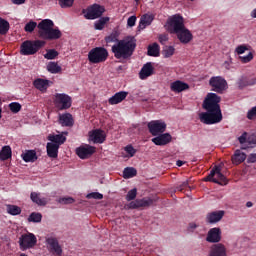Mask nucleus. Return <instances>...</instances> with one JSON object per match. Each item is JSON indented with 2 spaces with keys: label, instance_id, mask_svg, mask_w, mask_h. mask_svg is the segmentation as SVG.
<instances>
[{
  "label": "nucleus",
  "instance_id": "27",
  "mask_svg": "<svg viewBox=\"0 0 256 256\" xmlns=\"http://www.w3.org/2000/svg\"><path fill=\"white\" fill-rule=\"evenodd\" d=\"M30 198L31 202L40 207H44L46 206V204H48V200L46 198L41 197L40 193L31 192Z\"/></svg>",
  "mask_w": 256,
  "mask_h": 256
},
{
  "label": "nucleus",
  "instance_id": "4",
  "mask_svg": "<svg viewBox=\"0 0 256 256\" xmlns=\"http://www.w3.org/2000/svg\"><path fill=\"white\" fill-rule=\"evenodd\" d=\"M55 23L53 20L44 19L40 22V30H38V35L40 38L48 41H55L61 38V31L58 28H53Z\"/></svg>",
  "mask_w": 256,
  "mask_h": 256
},
{
  "label": "nucleus",
  "instance_id": "33",
  "mask_svg": "<svg viewBox=\"0 0 256 256\" xmlns=\"http://www.w3.org/2000/svg\"><path fill=\"white\" fill-rule=\"evenodd\" d=\"M146 55L149 57H159V45L157 43H153L146 48Z\"/></svg>",
  "mask_w": 256,
  "mask_h": 256
},
{
  "label": "nucleus",
  "instance_id": "22",
  "mask_svg": "<svg viewBox=\"0 0 256 256\" xmlns=\"http://www.w3.org/2000/svg\"><path fill=\"white\" fill-rule=\"evenodd\" d=\"M105 139V131L101 129H96L92 131V134H90V140H92L94 144H103L105 142Z\"/></svg>",
  "mask_w": 256,
  "mask_h": 256
},
{
  "label": "nucleus",
  "instance_id": "38",
  "mask_svg": "<svg viewBox=\"0 0 256 256\" xmlns=\"http://www.w3.org/2000/svg\"><path fill=\"white\" fill-rule=\"evenodd\" d=\"M46 70L51 74H59L61 72V67L57 65L56 62H50L46 65Z\"/></svg>",
  "mask_w": 256,
  "mask_h": 256
},
{
  "label": "nucleus",
  "instance_id": "55",
  "mask_svg": "<svg viewBox=\"0 0 256 256\" xmlns=\"http://www.w3.org/2000/svg\"><path fill=\"white\" fill-rule=\"evenodd\" d=\"M157 41L162 45H166V42H168V35L160 34V36H157Z\"/></svg>",
  "mask_w": 256,
  "mask_h": 256
},
{
  "label": "nucleus",
  "instance_id": "6",
  "mask_svg": "<svg viewBox=\"0 0 256 256\" xmlns=\"http://www.w3.org/2000/svg\"><path fill=\"white\" fill-rule=\"evenodd\" d=\"M108 57L109 53L104 47H94L92 48V50H90V52H88V61L90 62V64L97 65L105 63Z\"/></svg>",
  "mask_w": 256,
  "mask_h": 256
},
{
  "label": "nucleus",
  "instance_id": "51",
  "mask_svg": "<svg viewBox=\"0 0 256 256\" xmlns=\"http://www.w3.org/2000/svg\"><path fill=\"white\" fill-rule=\"evenodd\" d=\"M125 152L128 154L127 158H131V157H133L135 155V152H137V151H135L133 146L127 145L125 147Z\"/></svg>",
  "mask_w": 256,
  "mask_h": 256
},
{
  "label": "nucleus",
  "instance_id": "63",
  "mask_svg": "<svg viewBox=\"0 0 256 256\" xmlns=\"http://www.w3.org/2000/svg\"><path fill=\"white\" fill-rule=\"evenodd\" d=\"M246 207H247V208H251V207H253V203H251V202H247Z\"/></svg>",
  "mask_w": 256,
  "mask_h": 256
},
{
  "label": "nucleus",
  "instance_id": "2",
  "mask_svg": "<svg viewBox=\"0 0 256 256\" xmlns=\"http://www.w3.org/2000/svg\"><path fill=\"white\" fill-rule=\"evenodd\" d=\"M167 24L168 32H170V34L177 35V40H179V43L188 44L190 41H192V33L186 28L185 25H183V17H181V15L175 14L170 16Z\"/></svg>",
  "mask_w": 256,
  "mask_h": 256
},
{
  "label": "nucleus",
  "instance_id": "29",
  "mask_svg": "<svg viewBox=\"0 0 256 256\" xmlns=\"http://www.w3.org/2000/svg\"><path fill=\"white\" fill-rule=\"evenodd\" d=\"M153 22V15L152 14H144L140 18V24L138 25L139 30H144L147 26H150Z\"/></svg>",
  "mask_w": 256,
  "mask_h": 256
},
{
  "label": "nucleus",
  "instance_id": "54",
  "mask_svg": "<svg viewBox=\"0 0 256 256\" xmlns=\"http://www.w3.org/2000/svg\"><path fill=\"white\" fill-rule=\"evenodd\" d=\"M188 188V181L181 182L177 187H175V191L181 192L184 189Z\"/></svg>",
  "mask_w": 256,
  "mask_h": 256
},
{
  "label": "nucleus",
  "instance_id": "48",
  "mask_svg": "<svg viewBox=\"0 0 256 256\" xmlns=\"http://www.w3.org/2000/svg\"><path fill=\"white\" fill-rule=\"evenodd\" d=\"M137 195H138V190L133 188L129 190V192H127V196H125V200H127V202H131L135 199V196Z\"/></svg>",
  "mask_w": 256,
  "mask_h": 256
},
{
  "label": "nucleus",
  "instance_id": "64",
  "mask_svg": "<svg viewBox=\"0 0 256 256\" xmlns=\"http://www.w3.org/2000/svg\"><path fill=\"white\" fill-rule=\"evenodd\" d=\"M19 256H29V255L22 253Z\"/></svg>",
  "mask_w": 256,
  "mask_h": 256
},
{
  "label": "nucleus",
  "instance_id": "28",
  "mask_svg": "<svg viewBox=\"0 0 256 256\" xmlns=\"http://www.w3.org/2000/svg\"><path fill=\"white\" fill-rule=\"evenodd\" d=\"M21 157L24 163H35V161H37L35 150H27L26 152L22 153Z\"/></svg>",
  "mask_w": 256,
  "mask_h": 256
},
{
  "label": "nucleus",
  "instance_id": "45",
  "mask_svg": "<svg viewBox=\"0 0 256 256\" xmlns=\"http://www.w3.org/2000/svg\"><path fill=\"white\" fill-rule=\"evenodd\" d=\"M22 109V105L18 102H11L9 103V111L14 114H18L20 110Z\"/></svg>",
  "mask_w": 256,
  "mask_h": 256
},
{
  "label": "nucleus",
  "instance_id": "40",
  "mask_svg": "<svg viewBox=\"0 0 256 256\" xmlns=\"http://www.w3.org/2000/svg\"><path fill=\"white\" fill-rule=\"evenodd\" d=\"M118 36H119L118 31L112 32L111 34L105 36V43H107V44H110V43L118 44V42L122 41V40H118Z\"/></svg>",
  "mask_w": 256,
  "mask_h": 256
},
{
  "label": "nucleus",
  "instance_id": "31",
  "mask_svg": "<svg viewBox=\"0 0 256 256\" xmlns=\"http://www.w3.org/2000/svg\"><path fill=\"white\" fill-rule=\"evenodd\" d=\"M247 159V154L243 153L240 150L234 151V155H232V163L234 165H240V163L245 162Z\"/></svg>",
  "mask_w": 256,
  "mask_h": 256
},
{
  "label": "nucleus",
  "instance_id": "21",
  "mask_svg": "<svg viewBox=\"0 0 256 256\" xmlns=\"http://www.w3.org/2000/svg\"><path fill=\"white\" fill-rule=\"evenodd\" d=\"M208 256H227V248L222 243L214 244L210 247Z\"/></svg>",
  "mask_w": 256,
  "mask_h": 256
},
{
  "label": "nucleus",
  "instance_id": "34",
  "mask_svg": "<svg viewBox=\"0 0 256 256\" xmlns=\"http://www.w3.org/2000/svg\"><path fill=\"white\" fill-rule=\"evenodd\" d=\"M33 87L40 91H46V89L48 88V80L40 78L35 79V81H33Z\"/></svg>",
  "mask_w": 256,
  "mask_h": 256
},
{
  "label": "nucleus",
  "instance_id": "9",
  "mask_svg": "<svg viewBox=\"0 0 256 256\" xmlns=\"http://www.w3.org/2000/svg\"><path fill=\"white\" fill-rule=\"evenodd\" d=\"M103 13H105V7L94 4L88 7V9L83 10V17L85 18V20H96L98 18H101V16H103Z\"/></svg>",
  "mask_w": 256,
  "mask_h": 256
},
{
  "label": "nucleus",
  "instance_id": "50",
  "mask_svg": "<svg viewBox=\"0 0 256 256\" xmlns=\"http://www.w3.org/2000/svg\"><path fill=\"white\" fill-rule=\"evenodd\" d=\"M59 203L64 205H70L72 203H75V199H73L72 197L59 198Z\"/></svg>",
  "mask_w": 256,
  "mask_h": 256
},
{
  "label": "nucleus",
  "instance_id": "42",
  "mask_svg": "<svg viewBox=\"0 0 256 256\" xmlns=\"http://www.w3.org/2000/svg\"><path fill=\"white\" fill-rule=\"evenodd\" d=\"M40 23L29 21L26 25H24V32L32 33L35 28H38L40 30Z\"/></svg>",
  "mask_w": 256,
  "mask_h": 256
},
{
  "label": "nucleus",
  "instance_id": "47",
  "mask_svg": "<svg viewBox=\"0 0 256 256\" xmlns=\"http://www.w3.org/2000/svg\"><path fill=\"white\" fill-rule=\"evenodd\" d=\"M59 55V53L52 49V50H48L46 51V54H44V59L46 60H53L55 58H57V56Z\"/></svg>",
  "mask_w": 256,
  "mask_h": 256
},
{
  "label": "nucleus",
  "instance_id": "46",
  "mask_svg": "<svg viewBox=\"0 0 256 256\" xmlns=\"http://www.w3.org/2000/svg\"><path fill=\"white\" fill-rule=\"evenodd\" d=\"M59 7L62 9H68L72 7V4H75V0H58Z\"/></svg>",
  "mask_w": 256,
  "mask_h": 256
},
{
  "label": "nucleus",
  "instance_id": "15",
  "mask_svg": "<svg viewBox=\"0 0 256 256\" xmlns=\"http://www.w3.org/2000/svg\"><path fill=\"white\" fill-rule=\"evenodd\" d=\"M151 205H153V199L142 198L129 202V204H127V209H139L141 207H149Z\"/></svg>",
  "mask_w": 256,
  "mask_h": 256
},
{
  "label": "nucleus",
  "instance_id": "11",
  "mask_svg": "<svg viewBox=\"0 0 256 256\" xmlns=\"http://www.w3.org/2000/svg\"><path fill=\"white\" fill-rule=\"evenodd\" d=\"M209 85L214 93L223 94L227 90V81L221 76L210 78Z\"/></svg>",
  "mask_w": 256,
  "mask_h": 256
},
{
  "label": "nucleus",
  "instance_id": "26",
  "mask_svg": "<svg viewBox=\"0 0 256 256\" xmlns=\"http://www.w3.org/2000/svg\"><path fill=\"white\" fill-rule=\"evenodd\" d=\"M59 146H61V145H57V144H53V143H46V154H47L48 158L57 159V153L59 150Z\"/></svg>",
  "mask_w": 256,
  "mask_h": 256
},
{
  "label": "nucleus",
  "instance_id": "32",
  "mask_svg": "<svg viewBox=\"0 0 256 256\" xmlns=\"http://www.w3.org/2000/svg\"><path fill=\"white\" fill-rule=\"evenodd\" d=\"M48 141H51L53 145H63L66 142V137L61 134H51L48 135Z\"/></svg>",
  "mask_w": 256,
  "mask_h": 256
},
{
  "label": "nucleus",
  "instance_id": "20",
  "mask_svg": "<svg viewBox=\"0 0 256 256\" xmlns=\"http://www.w3.org/2000/svg\"><path fill=\"white\" fill-rule=\"evenodd\" d=\"M223 216H225V211L223 210L210 212L208 213V216L205 217V221L210 224H215L221 221V219H223Z\"/></svg>",
  "mask_w": 256,
  "mask_h": 256
},
{
  "label": "nucleus",
  "instance_id": "43",
  "mask_svg": "<svg viewBox=\"0 0 256 256\" xmlns=\"http://www.w3.org/2000/svg\"><path fill=\"white\" fill-rule=\"evenodd\" d=\"M27 221H29V223H40L42 222V214L33 212L31 215H29Z\"/></svg>",
  "mask_w": 256,
  "mask_h": 256
},
{
  "label": "nucleus",
  "instance_id": "58",
  "mask_svg": "<svg viewBox=\"0 0 256 256\" xmlns=\"http://www.w3.org/2000/svg\"><path fill=\"white\" fill-rule=\"evenodd\" d=\"M247 163H255L256 162V154H249V157L246 158Z\"/></svg>",
  "mask_w": 256,
  "mask_h": 256
},
{
  "label": "nucleus",
  "instance_id": "35",
  "mask_svg": "<svg viewBox=\"0 0 256 256\" xmlns=\"http://www.w3.org/2000/svg\"><path fill=\"white\" fill-rule=\"evenodd\" d=\"M107 22H109V17H101L98 21L94 22V30L102 31Z\"/></svg>",
  "mask_w": 256,
  "mask_h": 256
},
{
  "label": "nucleus",
  "instance_id": "36",
  "mask_svg": "<svg viewBox=\"0 0 256 256\" xmlns=\"http://www.w3.org/2000/svg\"><path fill=\"white\" fill-rule=\"evenodd\" d=\"M138 172L133 167H127L125 170H122V178L124 179H131L135 177Z\"/></svg>",
  "mask_w": 256,
  "mask_h": 256
},
{
  "label": "nucleus",
  "instance_id": "44",
  "mask_svg": "<svg viewBox=\"0 0 256 256\" xmlns=\"http://www.w3.org/2000/svg\"><path fill=\"white\" fill-rule=\"evenodd\" d=\"M9 31V22L7 20L0 18V35H5Z\"/></svg>",
  "mask_w": 256,
  "mask_h": 256
},
{
  "label": "nucleus",
  "instance_id": "49",
  "mask_svg": "<svg viewBox=\"0 0 256 256\" xmlns=\"http://www.w3.org/2000/svg\"><path fill=\"white\" fill-rule=\"evenodd\" d=\"M239 59L242 64H247V63L251 62V60H253V54L251 52H249V54H247V56H240Z\"/></svg>",
  "mask_w": 256,
  "mask_h": 256
},
{
  "label": "nucleus",
  "instance_id": "56",
  "mask_svg": "<svg viewBox=\"0 0 256 256\" xmlns=\"http://www.w3.org/2000/svg\"><path fill=\"white\" fill-rule=\"evenodd\" d=\"M247 51V46L245 45H238V47H236V54L238 55H242Z\"/></svg>",
  "mask_w": 256,
  "mask_h": 256
},
{
  "label": "nucleus",
  "instance_id": "1",
  "mask_svg": "<svg viewBox=\"0 0 256 256\" xmlns=\"http://www.w3.org/2000/svg\"><path fill=\"white\" fill-rule=\"evenodd\" d=\"M221 97L214 94L209 93L205 96L203 100L202 108L205 112L199 113V121L203 125H214L221 123L223 120V114L221 113Z\"/></svg>",
  "mask_w": 256,
  "mask_h": 256
},
{
  "label": "nucleus",
  "instance_id": "16",
  "mask_svg": "<svg viewBox=\"0 0 256 256\" xmlns=\"http://www.w3.org/2000/svg\"><path fill=\"white\" fill-rule=\"evenodd\" d=\"M205 241L208 243L221 242V228L214 227L208 231V235L205 237Z\"/></svg>",
  "mask_w": 256,
  "mask_h": 256
},
{
  "label": "nucleus",
  "instance_id": "25",
  "mask_svg": "<svg viewBox=\"0 0 256 256\" xmlns=\"http://www.w3.org/2000/svg\"><path fill=\"white\" fill-rule=\"evenodd\" d=\"M238 89H244L245 87H250L255 85V78L251 76H242L238 79Z\"/></svg>",
  "mask_w": 256,
  "mask_h": 256
},
{
  "label": "nucleus",
  "instance_id": "39",
  "mask_svg": "<svg viewBox=\"0 0 256 256\" xmlns=\"http://www.w3.org/2000/svg\"><path fill=\"white\" fill-rule=\"evenodd\" d=\"M11 158V147L5 146L0 150V161H7Z\"/></svg>",
  "mask_w": 256,
  "mask_h": 256
},
{
  "label": "nucleus",
  "instance_id": "12",
  "mask_svg": "<svg viewBox=\"0 0 256 256\" xmlns=\"http://www.w3.org/2000/svg\"><path fill=\"white\" fill-rule=\"evenodd\" d=\"M238 143H240V145H244L241 147L242 150L254 148L256 146V134H248L247 132H242V135L238 137Z\"/></svg>",
  "mask_w": 256,
  "mask_h": 256
},
{
  "label": "nucleus",
  "instance_id": "5",
  "mask_svg": "<svg viewBox=\"0 0 256 256\" xmlns=\"http://www.w3.org/2000/svg\"><path fill=\"white\" fill-rule=\"evenodd\" d=\"M45 45L42 40H27L20 44V55L32 56L39 52Z\"/></svg>",
  "mask_w": 256,
  "mask_h": 256
},
{
  "label": "nucleus",
  "instance_id": "23",
  "mask_svg": "<svg viewBox=\"0 0 256 256\" xmlns=\"http://www.w3.org/2000/svg\"><path fill=\"white\" fill-rule=\"evenodd\" d=\"M46 245L50 247L52 253L57 256H61V246H59V242L56 238H46Z\"/></svg>",
  "mask_w": 256,
  "mask_h": 256
},
{
  "label": "nucleus",
  "instance_id": "14",
  "mask_svg": "<svg viewBox=\"0 0 256 256\" xmlns=\"http://www.w3.org/2000/svg\"><path fill=\"white\" fill-rule=\"evenodd\" d=\"M96 148L94 146L85 145L77 148L76 153L79 159L86 160L95 153Z\"/></svg>",
  "mask_w": 256,
  "mask_h": 256
},
{
  "label": "nucleus",
  "instance_id": "53",
  "mask_svg": "<svg viewBox=\"0 0 256 256\" xmlns=\"http://www.w3.org/2000/svg\"><path fill=\"white\" fill-rule=\"evenodd\" d=\"M256 117V106L252 107L251 110L247 112V119L253 120Z\"/></svg>",
  "mask_w": 256,
  "mask_h": 256
},
{
  "label": "nucleus",
  "instance_id": "62",
  "mask_svg": "<svg viewBox=\"0 0 256 256\" xmlns=\"http://www.w3.org/2000/svg\"><path fill=\"white\" fill-rule=\"evenodd\" d=\"M183 165V162L181 160H177V167H181Z\"/></svg>",
  "mask_w": 256,
  "mask_h": 256
},
{
  "label": "nucleus",
  "instance_id": "59",
  "mask_svg": "<svg viewBox=\"0 0 256 256\" xmlns=\"http://www.w3.org/2000/svg\"><path fill=\"white\" fill-rule=\"evenodd\" d=\"M27 0H11V4L14 5H23Z\"/></svg>",
  "mask_w": 256,
  "mask_h": 256
},
{
  "label": "nucleus",
  "instance_id": "19",
  "mask_svg": "<svg viewBox=\"0 0 256 256\" xmlns=\"http://www.w3.org/2000/svg\"><path fill=\"white\" fill-rule=\"evenodd\" d=\"M188 89H190V86L186 82L177 80L170 83V91H172L173 93H182L184 91H187Z\"/></svg>",
  "mask_w": 256,
  "mask_h": 256
},
{
  "label": "nucleus",
  "instance_id": "57",
  "mask_svg": "<svg viewBox=\"0 0 256 256\" xmlns=\"http://www.w3.org/2000/svg\"><path fill=\"white\" fill-rule=\"evenodd\" d=\"M135 20H137V18L135 16H130L127 19V26L130 27V28L135 26Z\"/></svg>",
  "mask_w": 256,
  "mask_h": 256
},
{
  "label": "nucleus",
  "instance_id": "18",
  "mask_svg": "<svg viewBox=\"0 0 256 256\" xmlns=\"http://www.w3.org/2000/svg\"><path fill=\"white\" fill-rule=\"evenodd\" d=\"M128 95H129L128 92L120 91V92L114 94L112 97H109V99L107 100V103L109 105H118V104L122 103V101H125V99H127Z\"/></svg>",
  "mask_w": 256,
  "mask_h": 256
},
{
  "label": "nucleus",
  "instance_id": "17",
  "mask_svg": "<svg viewBox=\"0 0 256 256\" xmlns=\"http://www.w3.org/2000/svg\"><path fill=\"white\" fill-rule=\"evenodd\" d=\"M173 140V137L170 136L169 133L157 135V137L151 139V142L155 144V146H166Z\"/></svg>",
  "mask_w": 256,
  "mask_h": 256
},
{
  "label": "nucleus",
  "instance_id": "10",
  "mask_svg": "<svg viewBox=\"0 0 256 256\" xmlns=\"http://www.w3.org/2000/svg\"><path fill=\"white\" fill-rule=\"evenodd\" d=\"M21 251H27L37 244V238L33 233L22 234L18 240Z\"/></svg>",
  "mask_w": 256,
  "mask_h": 256
},
{
  "label": "nucleus",
  "instance_id": "24",
  "mask_svg": "<svg viewBox=\"0 0 256 256\" xmlns=\"http://www.w3.org/2000/svg\"><path fill=\"white\" fill-rule=\"evenodd\" d=\"M153 75V65L151 62H148L142 66L140 69V80H146V78H149Z\"/></svg>",
  "mask_w": 256,
  "mask_h": 256
},
{
  "label": "nucleus",
  "instance_id": "3",
  "mask_svg": "<svg viewBox=\"0 0 256 256\" xmlns=\"http://www.w3.org/2000/svg\"><path fill=\"white\" fill-rule=\"evenodd\" d=\"M135 51V39L133 37H127L118 41V43L112 46V53L114 58L120 60H128Z\"/></svg>",
  "mask_w": 256,
  "mask_h": 256
},
{
  "label": "nucleus",
  "instance_id": "13",
  "mask_svg": "<svg viewBox=\"0 0 256 256\" xmlns=\"http://www.w3.org/2000/svg\"><path fill=\"white\" fill-rule=\"evenodd\" d=\"M146 127L149 128V133H151V136L153 137H156L166 131V123L160 120L151 121L146 125Z\"/></svg>",
  "mask_w": 256,
  "mask_h": 256
},
{
  "label": "nucleus",
  "instance_id": "52",
  "mask_svg": "<svg viewBox=\"0 0 256 256\" xmlns=\"http://www.w3.org/2000/svg\"><path fill=\"white\" fill-rule=\"evenodd\" d=\"M88 199L102 200L103 194L98 193V192H92V193L88 194Z\"/></svg>",
  "mask_w": 256,
  "mask_h": 256
},
{
  "label": "nucleus",
  "instance_id": "61",
  "mask_svg": "<svg viewBox=\"0 0 256 256\" xmlns=\"http://www.w3.org/2000/svg\"><path fill=\"white\" fill-rule=\"evenodd\" d=\"M251 17L256 18V9H253L251 12Z\"/></svg>",
  "mask_w": 256,
  "mask_h": 256
},
{
  "label": "nucleus",
  "instance_id": "30",
  "mask_svg": "<svg viewBox=\"0 0 256 256\" xmlns=\"http://www.w3.org/2000/svg\"><path fill=\"white\" fill-rule=\"evenodd\" d=\"M59 125H62V127H72V115L70 113L59 115Z\"/></svg>",
  "mask_w": 256,
  "mask_h": 256
},
{
  "label": "nucleus",
  "instance_id": "37",
  "mask_svg": "<svg viewBox=\"0 0 256 256\" xmlns=\"http://www.w3.org/2000/svg\"><path fill=\"white\" fill-rule=\"evenodd\" d=\"M7 214L11 216H18L20 213H22V209L18 207L17 205L7 204Z\"/></svg>",
  "mask_w": 256,
  "mask_h": 256
},
{
  "label": "nucleus",
  "instance_id": "60",
  "mask_svg": "<svg viewBox=\"0 0 256 256\" xmlns=\"http://www.w3.org/2000/svg\"><path fill=\"white\" fill-rule=\"evenodd\" d=\"M197 224H194V223H190L189 225H188V231H190V232H192V231H194L195 229H197Z\"/></svg>",
  "mask_w": 256,
  "mask_h": 256
},
{
  "label": "nucleus",
  "instance_id": "7",
  "mask_svg": "<svg viewBox=\"0 0 256 256\" xmlns=\"http://www.w3.org/2000/svg\"><path fill=\"white\" fill-rule=\"evenodd\" d=\"M53 104L57 111H66L72 106V98L68 94L57 93L53 96Z\"/></svg>",
  "mask_w": 256,
  "mask_h": 256
},
{
  "label": "nucleus",
  "instance_id": "8",
  "mask_svg": "<svg viewBox=\"0 0 256 256\" xmlns=\"http://www.w3.org/2000/svg\"><path fill=\"white\" fill-rule=\"evenodd\" d=\"M203 181L212 182L221 186L227 185V178L223 175V173H221V167L219 166H214V168H212L210 171V174L203 178Z\"/></svg>",
  "mask_w": 256,
  "mask_h": 256
},
{
  "label": "nucleus",
  "instance_id": "41",
  "mask_svg": "<svg viewBox=\"0 0 256 256\" xmlns=\"http://www.w3.org/2000/svg\"><path fill=\"white\" fill-rule=\"evenodd\" d=\"M175 54V47L173 46H164L162 48V56H164V59H168L170 57H173Z\"/></svg>",
  "mask_w": 256,
  "mask_h": 256
}]
</instances>
